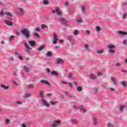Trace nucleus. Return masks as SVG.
<instances>
[{
  "instance_id": "1",
  "label": "nucleus",
  "mask_w": 127,
  "mask_h": 127,
  "mask_svg": "<svg viewBox=\"0 0 127 127\" xmlns=\"http://www.w3.org/2000/svg\"><path fill=\"white\" fill-rule=\"evenodd\" d=\"M21 32L26 38H29L30 37V31L28 30V28L22 29Z\"/></svg>"
},
{
  "instance_id": "2",
  "label": "nucleus",
  "mask_w": 127,
  "mask_h": 127,
  "mask_svg": "<svg viewBox=\"0 0 127 127\" xmlns=\"http://www.w3.org/2000/svg\"><path fill=\"white\" fill-rule=\"evenodd\" d=\"M115 45H111L108 46V49H109V52L111 53V54H115L116 53V52L115 51Z\"/></svg>"
},
{
  "instance_id": "3",
  "label": "nucleus",
  "mask_w": 127,
  "mask_h": 127,
  "mask_svg": "<svg viewBox=\"0 0 127 127\" xmlns=\"http://www.w3.org/2000/svg\"><path fill=\"white\" fill-rule=\"evenodd\" d=\"M42 101L45 107H47V108H50V104L47 102V101L46 99H42Z\"/></svg>"
},
{
  "instance_id": "4",
  "label": "nucleus",
  "mask_w": 127,
  "mask_h": 127,
  "mask_svg": "<svg viewBox=\"0 0 127 127\" xmlns=\"http://www.w3.org/2000/svg\"><path fill=\"white\" fill-rule=\"evenodd\" d=\"M60 21L64 25H68V21H66V19L62 17L60 18Z\"/></svg>"
},
{
  "instance_id": "5",
  "label": "nucleus",
  "mask_w": 127,
  "mask_h": 127,
  "mask_svg": "<svg viewBox=\"0 0 127 127\" xmlns=\"http://www.w3.org/2000/svg\"><path fill=\"white\" fill-rule=\"evenodd\" d=\"M56 63L57 64H64V61L61 58H57L56 59Z\"/></svg>"
},
{
  "instance_id": "6",
  "label": "nucleus",
  "mask_w": 127,
  "mask_h": 127,
  "mask_svg": "<svg viewBox=\"0 0 127 127\" xmlns=\"http://www.w3.org/2000/svg\"><path fill=\"white\" fill-rule=\"evenodd\" d=\"M61 123V120L55 121L53 124L52 127H56Z\"/></svg>"
},
{
  "instance_id": "7",
  "label": "nucleus",
  "mask_w": 127,
  "mask_h": 127,
  "mask_svg": "<svg viewBox=\"0 0 127 127\" xmlns=\"http://www.w3.org/2000/svg\"><path fill=\"white\" fill-rule=\"evenodd\" d=\"M56 11L57 12V15L61 16L63 15V13L62 12V11H61V10H60V9H59V8H56Z\"/></svg>"
},
{
  "instance_id": "8",
  "label": "nucleus",
  "mask_w": 127,
  "mask_h": 127,
  "mask_svg": "<svg viewBox=\"0 0 127 127\" xmlns=\"http://www.w3.org/2000/svg\"><path fill=\"white\" fill-rule=\"evenodd\" d=\"M41 82L43 83V84H45V85H48V86H51V84L50 83L49 81L45 80V79H43L41 80Z\"/></svg>"
},
{
  "instance_id": "9",
  "label": "nucleus",
  "mask_w": 127,
  "mask_h": 127,
  "mask_svg": "<svg viewBox=\"0 0 127 127\" xmlns=\"http://www.w3.org/2000/svg\"><path fill=\"white\" fill-rule=\"evenodd\" d=\"M4 22L6 25H8L9 26H12L13 24L11 21H9L8 20H5Z\"/></svg>"
},
{
  "instance_id": "10",
  "label": "nucleus",
  "mask_w": 127,
  "mask_h": 127,
  "mask_svg": "<svg viewBox=\"0 0 127 127\" xmlns=\"http://www.w3.org/2000/svg\"><path fill=\"white\" fill-rule=\"evenodd\" d=\"M24 45L27 50H32V48L30 47L27 43L24 42Z\"/></svg>"
},
{
  "instance_id": "11",
  "label": "nucleus",
  "mask_w": 127,
  "mask_h": 127,
  "mask_svg": "<svg viewBox=\"0 0 127 127\" xmlns=\"http://www.w3.org/2000/svg\"><path fill=\"white\" fill-rule=\"evenodd\" d=\"M28 42L31 47H34V46L36 44L35 41H29Z\"/></svg>"
},
{
  "instance_id": "12",
  "label": "nucleus",
  "mask_w": 127,
  "mask_h": 127,
  "mask_svg": "<svg viewBox=\"0 0 127 127\" xmlns=\"http://www.w3.org/2000/svg\"><path fill=\"white\" fill-rule=\"evenodd\" d=\"M111 81L113 82L114 85H117L118 84L117 79L115 77H111Z\"/></svg>"
},
{
  "instance_id": "13",
  "label": "nucleus",
  "mask_w": 127,
  "mask_h": 127,
  "mask_svg": "<svg viewBox=\"0 0 127 127\" xmlns=\"http://www.w3.org/2000/svg\"><path fill=\"white\" fill-rule=\"evenodd\" d=\"M118 34H121V35H127V32L122 31H118Z\"/></svg>"
},
{
  "instance_id": "14",
  "label": "nucleus",
  "mask_w": 127,
  "mask_h": 127,
  "mask_svg": "<svg viewBox=\"0 0 127 127\" xmlns=\"http://www.w3.org/2000/svg\"><path fill=\"white\" fill-rule=\"evenodd\" d=\"M50 104H51V105H53V106H55L56 105H57V104H58V101H54L53 100H51L50 101Z\"/></svg>"
},
{
  "instance_id": "15",
  "label": "nucleus",
  "mask_w": 127,
  "mask_h": 127,
  "mask_svg": "<svg viewBox=\"0 0 127 127\" xmlns=\"http://www.w3.org/2000/svg\"><path fill=\"white\" fill-rule=\"evenodd\" d=\"M89 76H90V78H91V79H96L97 78V76L93 73H90L89 74Z\"/></svg>"
},
{
  "instance_id": "16",
  "label": "nucleus",
  "mask_w": 127,
  "mask_h": 127,
  "mask_svg": "<svg viewBox=\"0 0 127 127\" xmlns=\"http://www.w3.org/2000/svg\"><path fill=\"white\" fill-rule=\"evenodd\" d=\"M23 69H24L27 73H29V71H30L29 67L25 66H24Z\"/></svg>"
},
{
  "instance_id": "17",
  "label": "nucleus",
  "mask_w": 127,
  "mask_h": 127,
  "mask_svg": "<svg viewBox=\"0 0 127 127\" xmlns=\"http://www.w3.org/2000/svg\"><path fill=\"white\" fill-rule=\"evenodd\" d=\"M105 52V50L102 49L97 52V54H102Z\"/></svg>"
},
{
  "instance_id": "18",
  "label": "nucleus",
  "mask_w": 127,
  "mask_h": 127,
  "mask_svg": "<svg viewBox=\"0 0 127 127\" xmlns=\"http://www.w3.org/2000/svg\"><path fill=\"white\" fill-rule=\"evenodd\" d=\"M46 55L47 57H51V56H52V53H51V51H49L46 54Z\"/></svg>"
},
{
  "instance_id": "19",
  "label": "nucleus",
  "mask_w": 127,
  "mask_h": 127,
  "mask_svg": "<svg viewBox=\"0 0 127 127\" xmlns=\"http://www.w3.org/2000/svg\"><path fill=\"white\" fill-rule=\"evenodd\" d=\"M126 108H127L126 106H120L119 108L120 112H123L124 111V109H126Z\"/></svg>"
},
{
  "instance_id": "20",
  "label": "nucleus",
  "mask_w": 127,
  "mask_h": 127,
  "mask_svg": "<svg viewBox=\"0 0 127 127\" xmlns=\"http://www.w3.org/2000/svg\"><path fill=\"white\" fill-rule=\"evenodd\" d=\"M24 97L25 98H29V97H31V94H28V93H25L24 95Z\"/></svg>"
},
{
  "instance_id": "21",
  "label": "nucleus",
  "mask_w": 127,
  "mask_h": 127,
  "mask_svg": "<svg viewBox=\"0 0 127 127\" xmlns=\"http://www.w3.org/2000/svg\"><path fill=\"white\" fill-rule=\"evenodd\" d=\"M28 88V89H34V85L32 84H29Z\"/></svg>"
},
{
  "instance_id": "22",
  "label": "nucleus",
  "mask_w": 127,
  "mask_h": 127,
  "mask_svg": "<svg viewBox=\"0 0 127 127\" xmlns=\"http://www.w3.org/2000/svg\"><path fill=\"white\" fill-rule=\"evenodd\" d=\"M1 88L5 89V90H8L9 88V86H5L3 84H1Z\"/></svg>"
},
{
  "instance_id": "23",
  "label": "nucleus",
  "mask_w": 127,
  "mask_h": 127,
  "mask_svg": "<svg viewBox=\"0 0 127 127\" xmlns=\"http://www.w3.org/2000/svg\"><path fill=\"white\" fill-rule=\"evenodd\" d=\"M51 74L52 75H56V76H58V73H57L55 70L52 71Z\"/></svg>"
},
{
  "instance_id": "24",
  "label": "nucleus",
  "mask_w": 127,
  "mask_h": 127,
  "mask_svg": "<svg viewBox=\"0 0 127 127\" xmlns=\"http://www.w3.org/2000/svg\"><path fill=\"white\" fill-rule=\"evenodd\" d=\"M43 4L47 5L49 3V1H48L47 0H44L43 1Z\"/></svg>"
},
{
  "instance_id": "25",
  "label": "nucleus",
  "mask_w": 127,
  "mask_h": 127,
  "mask_svg": "<svg viewBox=\"0 0 127 127\" xmlns=\"http://www.w3.org/2000/svg\"><path fill=\"white\" fill-rule=\"evenodd\" d=\"M19 14H23V9L19 8Z\"/></svg>"
},
{
  "instance_id": "26",
  "label": "nucleus",
  "mask_w": 127,
  "mask_h": 127,
  "mask_svg": "<svg viewBox=\"0 0 127 127\" xmlns=\"http://www.w3.org/2000/svg\"><path fill=\"white\" fill-rule=\"evenodd\" d=\"M84 49H85V50H89V45L88 44L84 45Z\"/></svg>"
},
{
  "instance_id": "27",
  "label": "nucleus",
  "mask_w": 127,
  "mask_h": 127,
  "mask_svg": "<svg viewBox=\"0 0 127 127\" xmlns=\"http://www.w3.org/2000/svg\"><path fill=\"white\" fill-rule=\"evenodd\" d=\"M74 35L77 36L79 34V31L78 30H74L73 33Z\"/></svg>"
},
{
  "instance_id": "28",
  "label": "nucleus",
  "mask_w": 127,
  "mask_h": 127,
  "mask_svg": "<svg viewBox=\"0 0 127 127\" xmlns=\"http://www.w3.org/2000/svg\"><path fill=\"white\" fill-rule=\"evenodd\" d=\"M77 90L78 91V92H82L83 89H82V87L81 86H78L77 87Z\"/></svg>"
},
{
  "instance_id": "29",
  "label": "nucleus",
  "mask_w": 127,
  "mask_h": 127,
  "mask_svg": "<svg viewBox=\"0 0 127 127\" xmlns=\"http://www.w3.org/2000/svg\"><path fill=\"white\" fill-rule=\"evenodd\" d=\"M5 14H6V15H7L8 16H10V17H11L12 14L9 12H5Z\"/></svg>"
},
{
  "instance_id": "30",
  "label": "nucleus",
  "mask_w": 127,
  "mask_h": 127,
  "mask_svg": "<svg viewBox=\"0 0 127 127\" xmlns=\"http://www.w3.org/2000/svg\"><path fill=\"white\" fill-rule=\"evenodd\" d=\"M79 110H80V111H83V112H84V113H85L86 112V110L84 109V108H83V106H80L79 107Z\"/></svg>"
},
{
  "instance_id": "31",
  "label": "nucleus",
  "mask_w": 127,
  "mask_h": 127,
  "mask_svg": "<svg viewBox=\"0 0 127 127\" xmlns=\"http://www.w3.org/2000/svg\"><path fill=\"white\" fill-rule=\"evenodd\" d=\"M53 38L54 40H58V38L57 37V35L56 34H54Z\"/></svg>"
},
{
  "instance_id": "32",
  "label": "nucleus",
  "mask_w": 127,
  "mask_h": 127,
  "mask_svg": "<svg viewBox=\"0 0 127 127\" xmlns=\"http://www.w3.org/2000/svg\"><path fill=\"white\" fill-rule=\"evenodd\" d=\"M121 84L125 87H127V82L125 81H122Z\"/></svg>"
},
{
  "instance_id": "33",
  "label": "nucleus",
  "mask_w": 127,
  "mask_h": 127,
  "mask_svg": "<svg viewBox=\"0 0 127 127\" xmlns=\"http://www.w3.org/2000/svg\"><path fill=\"white\" fill-rule=\"evenodd\" d=\"M93 124L94 125H97V118H93Z\"/></svg>"
},
{
  "instance_id": "34",
  "label": "nucleus",
  "mask_w": 127,
  "mask_h": 127,
  "mask_svg": "<svg viewBox=\"0 0 127 127\" xmlns=\"http://www.w3.org/2000/svg\"><path fill=\"white\" fill-rule=\"evenodd\" d=\"M44 96V92L43 91H40V97H42Z\"/></svg>"
},
{
  "instance_id": "35",
  "label": "nucleus",
  "mask_w": 127,
  "mask_h": 127,
  "mask_svg": "<svg viewBox=\"0 0 127 127\" xmlns=\"http://www.w3.org/2000/svg\"><path fill=\"white\" fill-rule=\"evenodd\" d=\"M46 27L47 28H48V27L46 26L45 24H42L41 25V28L42 29H43Z\"/></svg>"
},
{
  "instance_id": "36",
  "label": "nucleus",
  "mask_w": 127,
  "mask_h": 127,
  "mask_svg": "<svg viewBox=\"0 0 127 127\" xmlns=\"http://www.w3.org/2000/svg\"><path fill=\"white\" fill-rule=\"evenodd\" d=\"M45 48V46H41L39 48V51H41L42 50H43V49H44Z\"/></svg>"
},
{
  "instance_id": "37",
  "label": "nucleus",
  "mask_w": 127,
  "mask_h": 127,
  "mask_svg": "<svg viewBox=\"0 0 127 127\" xmlns=\"http://www.w3.org/2000/svg\"><path fill=\"white\" fill-rule=\"evenodd\" d=\"M14 38V36H11L8 37V40H12Z\"/></svg>"
},
{
  "instance_id": "38",
  "label": "nucleus",
  "mask_w": 127,
  "mask_h": 127,
  "mask_svg": "<svg viewBox=\"0 0 127 127\" xmlns=\"http://www.w3.org/2000/svg\"><path fill=\"white\" fill-rule=\"evenodd\" d=\"M107 126L109 127H114V125L112 124L111 123H108Z\"/></svg>"
},
{
  "instance_id": "39",
  "label": "nucleus",
  "mask_w": 127,
  "mask_h": 127,
  "mask_svg": "<svg viewBox=\"0 0 127 127\" xmlns=\"http://www.w3.org/2000/svg\"><path fill=\"white\" fill-rule=\"evenodd\" d=\"M5 123L7 124V125H9V123H10V120L8 119H6L5 120Z\"/></svg>"
},
{
  "instance_id": "40",
  "label": "nucleus",
  "mask_w": 127,
  "mask_h": 127,
  "mask_svg": "<svg viewBox=\"0 0 127 127\" xmlns=\"http://www.w3.org/2000/svg\"><path fill=\"white\" fill-rule=\"evenodd\" d=\"M81 9L83 12H85V10H86V8L85 7V6H82L81 7Z\"/></svg>"
},
{
  "instance_id": "41",
  "label": "nucleus",
  "mask_w": 127,
  "mask_h": 127,
  "mask_svg": "<svg viewBox=\"0 0 127 127\" xmlns=\"http://www.w3.org/2000/svg\"><path fill=\"white\" fill-rule=\"evenodd\" d=\"M0 13V15H1V16L4 15V14H5V12L4 13L3 10H1Z\"/></svg>"
},
{
  "instance_id": "42",
  "label": "nucleus",
  "mask_w": 127,
  "mask_h": 127,
  "mask_svg": "<svg viewBox=\"0 0 127 127\" xmlns=\"http://www.w3.org/2000/svg\"><path fill=\"white\" fill-rule=\"evenodd\" d=\"M96 31H101V27H100L99 26H97L96 27Z\"/></svg>"
},
{
  "instance_id": "43",
  "label": "nucleus",
  "mask_w": 127,
  "mask_h": 127,
  "mask_svg": "<svg viewBox=\"0 0 127 127\" xmlns=\"http://www.w3.org/2000/svg\"><path fill=\"white\" fill-rule=\"evenodd\" d=\"M127 13L123 14V18H127Z\"/></svg>"
},
{
  "instance_id": "44",
  "label": "nucleus",
  "mask_w": 127,
  "mask_h": 127,
  "mask_svg": "<svg viewBox=\"0 0 127 127\" xmlns=\"http://www.w3.org/2000/svg\"><path fill=\"white\" fill-rule=\"evenodd\" d=\"M76 22H79V23H80L81 22H83L81 19H79L76 20Z\"/></svg>"
},
{
  "instance_id": "45",
  "label": "nucleus",
  "mask_w": 127,
  "mask_h": 127,
  "mask_svg": "<svg viewBox=\"0 0 127 127\" xmlns=\"http://www.w3.org/2000/svg\"><path fill=\"white\" fill-rule=\"evenodd\" d=\"M86 33H87V34H88L89 35V34H90L91 33V32L89 30H86Z\"/></svg>"
},
{
  "instance_id": "46",
  "label": "nucleus",
  "mask_w": 127,
  "mask_h": 127,
  "mask_svg": "<svg viewBox=\"0 0 127 127\" xmlns=\"http://www.w3.org/2000/svg\"><path fill=\"white\" fill-rule=\"evenodd\" d=\"M34 35L36 36V37H39V34L37 33H35Z\"/></svg>"
},
{
  "instance_id": "47",
  "label": "nucleus",
  "mask_w": 127,
  "mask_h": 127,
  "mask_svg": "<svg viewBox=\"0 0 127 127\" xmlns=\"http://www.w3.org/2000/svg\"><path fill=\"white\" fill-rule=\"evenodd\" d=\"M116 66H117L118 67H121V64H120L119 63H117L116 64Z\"/></svg>"
},
{
  "instance_id": "48",
  "label": "nucleus",
  "mask_w": 127,
  "mask_h": 127,
  "mask_svg": "<svg viewBox=\"0 0 127 127\" xmlns=\"http://www.w3.org/2000/svg\"><path fill=\"white\" fill-rule=\"evenodd\" d=\"M123 44L124 45H127V40H124V41H123Z\"/></svg>"
},
{
  "instance_id": "49",
  "label": "nucleus",
  "mask_w": 127,
  "mask_h": 127,
  "mask_svg": "<svg viewBox=\"0 0 127 127\" xmlns=\"http://www.w3.org/2000/svg\"><path fill=\"white\" fill-rule=\"evenodd\" d=\"M18 58H19V59H20V60H22V59H23L22 57L20 55L18 56Z\"/></svg>"
},
{
  "instance_id": "50",
  "label": "nucleus",
  "mask_w": 127,
  "mask_h": 127,
  "mask_svg": "<svg viewBox=\"0 0 127 127\" xmlns=\"http://www.w3.org/2000/svg\"><path fill=\"white\" fill-rule=\"evenodd\" d=\"M35 30L36 31H40V30L39 29V27H37L36 29Z\"/></svg>"
},
{
  "instance_id": "51",
  "label": "nucleus",
  "mask_w": 127,
  "mask_h": 127,
  "mask_svg": "<svg viewBox=\"0 0 127 127\" xmlns=\"http://www.w3.org/2000/svg\"><path fill=\"white\" fill-rule=\"evenodd\" d=\"M68 78H69V79H71V78H72V74H68Z\"/></svg>"
},
{
  "instance_id": "52",
  "label": "nucleus",
  "mask_w": 127,
  "mask_h": 127,
  "mask_svg": "<svg viewBox=\"0 0 127 127\" xmlns=\"http://www.w3.org/2000/svg\"><path fill=\"white\" fill-rule=\"evenodd\" d=\"M17 105H21V104H22V102L20 101H17Z\"/></svg>"
},
{
  "instance_id": "53",
  "label": "nucleus",
  "mask_w": 127,
  "mask_h": 127,
  "mask_svg": "<svg viewBox=\"0 0 127 127\" xmlns=\"http://www.w3.org/2000/svg\"><path fill=\"white\" fill-rule=\"evenodd\" d=\"M47 73H50V72H51V70H50V69L48 68L47 69Z\"/></svg>"
},
{
  "instance_id": "54",
  "label": "nucleus",
  "mask_w": 127,
  "mask_h": 127,
  "mask_svg": "<svg viewBox=\"0 0 127 127\" xmlns=\"http://www.w3.org/2000/svg\"><path fill=\"white\" fill-rule=\"evenodd\" d=\"M7 19H8V20H10L11 21H12V18H11L9 17H7Z\"/></svg>"
},
{
  "instance_id": "55",
  "label": "nucleus",
  "mask_w": 127,
  "mask_h": 127,
  "mask_svg": "<svg viewBox=\"0 0 127 127\" xmlns=\"http://www.w3.org/2000/svg\"><path fill=\"white\" fill-rule=\"evenodd\" d=\"M58 40H54V44H57V41H58Z\"/></svg>"
},
{
  "instance_id": "56",
  "label": "nucleus",
  "mask_w": 127,
  "mask_h": 127,
  "mask_svg": "<svg viewBox=\"0 0 127 127\" xmlns=\"http://www.w3.org/2000/svg\"><path fill=\"white\" fill-rule=\"evenodd\" d=\"M13 83L14 84V85H16V86H17V85H18V84H17V82H16V81H13Z\"/></svg>"
},
{
  "instance_id": "57",
  "label": "nucleus",
  "mask_w": 127,
  "mask_h": 127,
  "mask_svg": "<svg viewBox=\"0 0 127 127\" xmlns=\"http://www.w3.org/2000/svg\"><path fill=\"white\" fill-rule=\"evenodd\" d=\"M67 84H69V87H72V84L70 83V82H67Z\"/></svg>"
},
{
  "instance_id": "58",
  "label": "nucleus",
  "mask_w": 127,
  "mask_h": 127,
  "mask_svg": "<svg viewBox=\"0 0 127 127\" xmlns=\"http://www.w3.org/2000/svg\"><path fill=\"white\" fill-rule=\"evenodd\" d=\"M10 61H11V62H14V59H12V58H11L10 59Z\"/></svg>"
},
{
  "instance_id": "59",
  "label": "nucleus",
  "mask_w": 127,
  "mask_h": 127,
  "mask_svg": "<svg viewBox=\"0 0 127 127\" xmlns=\"http://www.w3.org/2000/svg\"><path fill=\"white\" fill-rule=\"evenodd\" d=\"M102 72H98V76H102Z\"/></svg>"
},
{
  "instance_id": "60",
  "label": "nucleus",
  "mask_w": 127,
  "mask_h": 127,
  "mask_svg": "<svg viewBox=\"0 0 127 127\" xmlns=\"http://www.w3.org/2000/svg\"><path fill=\"white\" fill-rule=\"evenodd\" d=\"M110 90H111V91H115L116 90V89H115V88H110Z\"/></svg>"
},
{
  "instance_id": "61",
  "label": "nucleus",
  "mask_w": 127,
  "mask_h": 127,
  "mask_svg": "<svg viewBox=\"0 0 127 127\" xmlns=\"http://www.w3.org/2000/svg\"><path fill=\"white\" fill-rule=\"evenodd\" d=\"M65 5H69V3L68 2H66L65 3H64Z\"/></svg>"
},
{
  "instance_id": "62",
  "label": "nucleus",
  "mask_w": 127,
  "mask_h": 127,
  "mask_svg": "<svg viewBox=\"0 0 127 127\" xmlns=\"http://www.w3.org/2000/svg\"><path fill=\"white\" fill-rule=\"evenodd\" d=\"M62 84H68V82H65L64 81H62Z\"/></svg>"
},
{
  "instance_id": "63",
  "label": "nucleus",
  "mask_w": 127,
  "mask_h": 127,
  "mask_svg": "<svg viewBox=\"0 0 127 127\" xmlns=\"http://www.w3.org/2000/svg\"><path fill=\"white\" fill-rule=\"evenodd\" d=\"M48 96H52V93H49V94H48Z\"/></svg>"
},
{
  "instance_id": "64",
  "label": "nucleus",
  "mask_w": 127,
  "mask_h": 127,
  "mask_svg": "<svg viewBox=\"0 0 127 127\" xmlns=\"http://www.w3.org/2000/svg\"><path fill=\"white\" fill-rule=\"evenodd\" d=\"M22 127H26V126H25V125L23 124L22 125Z\"/></svg>"
}]
</instances>
